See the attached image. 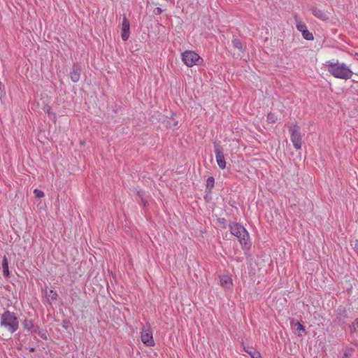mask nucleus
<instances>
[{"label":"nucleus","mask_w":358,"mask_h":358,"mask_svg":"<svg viewBox=\"0 0 358 358\" xmlns=\"http://www.w3.org/2000/svg\"><path fill=\"white\" fill-rule=\"evenodd\" d=\"M326 66H328V71L334 77L336 78L348 80L352 76V71L344 63H341L338 61H327Z\"/></svg>","instance_id":"nucleus-1"},{"label":"nucleus","mask_w":358,"mask_h":358,"mask_svg":"<svg viewBox=\"0 0 358 358\" xmlns=\"http://www.w3.org/2000/svg\"><path fill=\"white\" fill-rule=\"evenodd\" d=\"M231 234L236 236L243 250L249 249L251 242L248 231L241 224L234 222L229 224Z\"/></svg>","instance_id":"nucleus-2"},{"label":"nucleus","mask_w":358,"mask_h":358,"mask_svg":"<svg viewBox=\"0 0 358 358\" xmlns=\"http://www.w3.org/2000/svg\"><path fill=\"white\" fill-rule=\"evenodd\" d=\"M0 327L10 334L15 332L18 329V320L15 313L8 310L4 312L1 317Z\"/></svg>","instance_id":"nucleus-3"},{"label":"nucleus","mask_w":358,"mask_h":358,"mask_svg":"<svg viewBox=\"0 0 358 358\" xmlns=\"http://www.w3.org/2000/svg\"><path fill=\"white\" fill-rule=\"evenodd\" d=\"M182 61L188 67H192L194 65H199V62L202 61L200 56L194 51L186 50L181 55Z\"/></svg>","instance_id":"nucleus-4"},{"label":"nucleus","mask_w":358,"mask_h":358,"mask_svg":"<svg viewBox=\"0 0 358 358\" xmlns=\"http://www.w3.org/2000/svg\"><path fill=\"white\" fill-rule=\"evenodd\" d=\"M291 135V141L296 150H300L301 148V135L300 133L299 128L294 125L291 127L289 129Z\"/></svg>","instance_id":"nucleus-5"},{"label":"nucleus","mask_w":358,"mask_h":358,"mask_svg":"<svg viewBox=\"0 0 358 358\" xmlns=\"http://www.w3.org/2000/svg\"><path fill=\"white\" fill-rule=\"evenodd\" d=\"M141 341L147 346H153L155 345L152 332L150 326H145L142 329Z\"/></svg>","instance_id":"nucleus-6"},{"label":"nucleus","mask_w":358,"mask_h":358,"mask_svg":"<svg viewBox=\"0 0 358 358\" xmlns=\"http://www.w3.org/2000/svg\"><path fill=\"white\" fill-rule=\"evenodd\" d=\"M215 154L216 162L217 163L218 166L221 169H224L226 168V162L224 156V152L222 148L218 144L215 145Z\"/></svg>","instance_id":"nucleus-7"},{"label":"nucleus","mask_w":358,"mask_h":358,"mask_svg":"<svg viewBox=\"0 0 358 358\" xmlns=\"http://www.w3.org/2000/svg\"><path fill=\"white\" fill-rule=\"evenodd\" d=\"M129 30H130L129 22L125 16H123L122 24V34H121V37L123 41H126L129 39V34H130Z\"/></svg>","instance_id":"nucleus-8"},{"label":"nucleus","mask_w":358,"mask_h":358,"mask_svg":"<svg viewBox=\"0 0 358 358\" xmlns=\"http://www.w3.org/2000/svg\"><path fill=\"white\" fill-rule=\"evenodd\" d=\"M296 29L301 32L303 37L308 41H313L314 39L313 35L308 29L305 24L302 22L296 23Z\"/></svg>","instance_id":"nucleus-9"},{"label":"nucleus","mask_w":358,"mask_h":358,"mask_svg":"<svg viewBox=\"0 0 358 358\" xmlns=\"http://www.w3.org/2000/svg\"><path fill=\"white\" fill-rule=\"evenodd\" d=\"M220 285L225 289H230L233 282L229 275H222L220 277Z\"/></svg>","instance_id":"nucleus-10"},{"label":"nucleus","mask_w":358,"mask_h":358,"mask_svg":"<svg viewBox=\"0 0 358 358\" xmlns=\"http://www.w3.org/2000/svg\"><path fill=\"white\" fill-rule=\"evenodd\" d=\"M22 325L25 329L31 333H34V331H36L38 329V326L35 325L31 320L25 319Z\"/></svg>","instance_id":"nucleus-11"},{"label":"nucleus","mask_w":358,"mask_h":358,"mask_svg":"<svg viewBox=\"0 0 358 358\" xmlns=\"http://www.w3.org/2000/svg\"><path fill=\"white\" fill-rule=\"evenodd\" d=\"M2 269H3V274L6 277H8L10 275L9 268H8V261L6 256L3 257L2 259Z\"/></svg>","instance_id":"nucleus-12"},{"label":"nucleus","mask_w":358,"mask_h":358,"mask_svg":"<svg viewBox=\"0 0 358 358\" xmlns=\"http://www.w3.org/2000/svg\"><path fill=\"white\" fill-rule=\"evenodd\" d=\"M311 10H312L313 14L315 17H317L320 19H322V20H325L327 18V15L322 10H320L316 7H313L311 9Z\"/></svg>","instance_id":"nucleus-13"},{"label":"nucleus","mask_w":358,"mask_h":358,"mask_svg":"<svg viewBox=\"0 0 358 358\" xmlns=\"http://www.w3.org/2000/svg\"><path fill=\"white\" fill-rule=\"evenodd\" d=\"M70 76L73 82H78L80 79V70L74 66L72 71L70 73Z\"/></svg>","instance_id":"nucleus-14"},{"label":"nucleus","mask_w":358,"mask_h":358,"mask_svg":"<svg viewBox=\"0 0 358 358\" xmlns=\"http://www.w3.org/2000/svg\"><path fill=\"white\" fill-rule=\"evenodd\" d=\"M267 121L270 124H274L278 121V117L273 113H269L267 115Z\"/></svg>","instance_id":"nucleus-15"},{"label":"nucleus","mask_w":358,"mask_h":358,"mask_svg":"<svg viewBox=\"0 0 358 358\" xmlns=\"http://www.w3.org/2000/svg\"><path fill=\"white\" fill-rule=\"evenodd\" d=\"M350 330L352 332L358 331V317L356 318L350 326Z\"/></svg>","instance_id":"nucleus-16"},{"label":"nucleus","mask_w":358,"mask_h":358,"mask_svg":"<svg viewBox=\"0 0 358 358\" xmlns=\"http://www.w3.org/2000/svg\"><path fill=\"white\" fill-rule=\"evenodd\" d=\"M48 296L52 301L56 300L58 296L57 293L55 291H53L52 289L49 290Z\"/></svg>","instance_id":"nucleus-17"},{"label":"nucleus","mask_w":358,"mask_h":358,"mask_svg":"<svg viewBox=\"0 0 358 358\" xmlns=\"http://www.w3.org/2000/svg\"><path fill=\"white\" fill-rule=\"evenodd\" d=\"M34 333L37 334L38 336H40L41 338L46 339V333L45 331L41 329L38 326V329L36 331H34Z\"/></svg>","instance_id":"nucleus-18"},{"label":"nucleus","mask_w":358,"mask_h":358,"mask_svg":"<svg viewBox=\"0 0 358 358\" xmlns=\"http://www.w3.org/2000/svg\"><path fill=\"white\" fill-rule=\"evenodd\" d=\"M232 44L235 48H237L238 50H241L242 48V43L238 39H234L232 41Z\"/></svg>","instance_id":"nucleus-19"},{"label":"nucleus","mask_w":358,"mask_h":358,"mask_svg":"<svg viewBox=\"0 0 358 358\" xmlns=\"http://www.w3.org/2000/svg\"><path fill=\"white\" fill-rule=\"evenodd\" d=\"M294 327H295V329L298 331L303 332L305 331L304 327L299 322H296L294 324Z\"/></svg>","instance_id":"nucleus-20"},{"label":"nucleus","mask_w":358,"mask_h":358,"mask_svg":"<svg viewBox=\"0 0 358 358\" xmlns=\"http://www.w3.org/2000/svg\"><path fill=\"white\" fill-rule=\"evenodd\" d=\"M207 182V187L212 188L214 186L215 180H214V178L213 177H209L207 179V182Z\"/></svg>","instance_id":"nucleus-21"},{"label":"nucleus","mask_w":358,"mask_h":358,"mask_svg":"<svg viewBox=\"0 0 358 358\" xmlns=\"http://www.w3.org/2000/svg\"><path fill=\"white\" fill-rule=\"evenodd\" d=\"M34 193L37 198H42L44 196V192L38 189L34 190Z\"/></svg>","instance_id":"nucleus-22"},{"label":"nucleus","mask_w":358,"mask_h":358,"mask_svg":"<svg viewBox=\"0 0 358 358\" xmlns=\"http://www.w3.org/2000/svg\"><path fill=\"white\" fill-rule=\"evenodd\" d=\"M245 351L251 355L252 358H262L259 352L249 351L248 350Z\"/></svg>","instance_id":"nucleus-23"},{"label":"nucleus","mask_w":358,"mask_h":358,"mask_svg":"<svg viewBox=\"0 0 358 358\" xmlns=\"http://www.w3.org/2000/svg\"><path fill=\"white\" fill-rule=\"evenodd\" d=\"M352 350L351 349H348L345 351L344 355L348 357L351 355Z\"/></svg>","instance_id":"nucleus-24"},{"label":"nucleus","mask_w":358,"mask_h":358,"mask_svg":"<svg viewBox=\"0 0 358 358\" xmlns=\"http://www.w3.org/2000/svg\"><path fill=\"white\" fill-rule=\"evenodd\" d=\"M354 250L355 252L358 255V239L355 241V245H354Z\"/></svg>","instance_id":"nucleus-25"},{"label":"nucleus","mask_w":358,"mask_h":358,"mask_svg":"<svg viewBox=\"0 0 358 358\" xmlns=\"http://www.w3.org/2000/svg\"><path fill=\"white\" fill-rule=\"evenodd\" d=\"M3 87V84L1 83V82L0 81V90H1V88Z\"/></svg>","instance_id":"nucleus-26"}]
</instances>
